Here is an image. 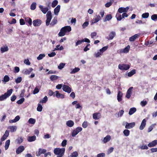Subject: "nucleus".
Instances as JSON below:
<instances>
[{
	"label": "nucleus",
	"mask_w": 157,
	"mask_h": 157,
	"mask_svg": "<svg viewBox=\"0 0 157 157\" xmlns=\"http://www.w3.org/2000/svg\"><path fill=\"white\" fill-rule=\"evenodd\" d=\"M71 29L70 26H65L61 29L58 35L60 36H63L65 35L66 33L69 32L71 31Z\"/></svg>",
	"instance_id": "1"
},
{
	"label": "nucleus",
	"mask_w": 157,
	"mask_h": 157,
	"mask_svg": "<svg viewBox=\"0 0 157 157\" xmlns=\"http://www.w3.org/2000/svg\"><path fill=\"white\" fill-rule=\"evenodd\" d=\"M65 149L64 148H56L54 149V153L57 155V157H62L63 155Z\"/></svg>",
	"instance_id": "2"
},
{
	"label": "nucleus",
	"mask_w": 157,
	"mask_h": 157,
	"mask_svg": "<svg viewBox=\"0 0 157 157\" xmlns=\"http://www.w3.org/2000/svg\"><path fill=\"white\" fill-rule=\"evenodd\" d=\"M13 91L12 89H10L8 90L6 93L0 96V101H3L8 98L12 94Z\"/></svg>",
	"instance_id": "3"
},
{
	"label": "nucleus",
	"mask_w": 157,
	"mask_h": 157,
	"mask_svg": "<svg viewBox=\"0 0 157 157\" xmlns=\"http://www.w3.org/2000/svg\"><path fill=\"white\" fill-rule=\"evenodd\" d=\"M46 18V24L47 26H48L49 25L52 18V13L50 11H48L47 13Z\"/></svg>",
	"instance_id": "4"
},
{
	"label": "nucleus",
	"mask_w": 157,
	"mask_h": 157,
	"mask_svg": "<svg viewBox=\"0 0 157 157\" xmlns=\"http://www.w3.org/2000/svg\"><path fill=\"white\" fill-rule=\"evenodd\" d=\"M82 128L81 127H78L73 130L71 132V136L73 137L75 136L78 133L81 132Z\"/></svg>",
	"instance_id": "5"
},
{
	"label": "nucleus",
	"mask_w": 157,
	"mask_h": 157,
	"mask_svg": "<svg viewBox=\"0 0 157 157\" xmlns=\"http://www.w3.org/2000/svg\"><path fill=\"white\" fill-rule=\"evenodd\" d=\"M130 46L129 45H128L127 47H125L124 49H120L117 52L119 54L121 53H128L130 49Z\"/></svg>",
	"instance_id": "6"
},
{
	"label": "nucleus",
	"mask_w": 157,
	"mask_h": 157,
	"mask_svg": "<svg viewBox=\"0 0 157 157\" xmlns=\"http://www.w3.org/2000/svg\"><path fill=\"white\" fill-rule=\"evenodd\" d=\"M130 65L127 64H119L118 65L119 68L121 70H127L130 68Z\"/></svg>",
	"instance_id": "7"
},
{
	"label": "nucleus",
	"mask_w": 157,
	"mask_h": 157,
	"mask_svg": "<svg viewBox=\"0 0 157 157\" xmlns=\"http://www.w3.org/2000/svg\"><path fill=\"white\" fill-rule=\"evenodd\" d=\"M33 70V69L31 67L28 69L25 68L23 69L22 71V73L25 75H29Z\"/></svg>",
	"instance_id": "8"
},
{
	"label": "nucleus",
	"mask_w": 157,
	"mask_h": 157,
	"mask_svg": "<svg viewBox=\"0 0 157 157\" xmlns=\"http://www.w3.org/2000/svg\"><path fill=\"white\" fill-rule=\"evenodd\" d=\"M63 90L65 92L70 93L72 91L71 88L68 86L66 85H63Z\"/></svg>",
	"instance_id": "9"
},
{
	"label": "nucleus",
	"mask_w": 157,
	"mask_h": 157,
	"mask_svg": "<svg viewBox=\"0 0 157 157\" xmlns=\"http://www.w3.org/2000/svg\"><path fill=\"white\" fill-rule=\"evenodd\" d=\"M133 89V87H131L128 90L125 96L127 98H129L130 97L132 94Z\"/></svg>",
	"instance_id": "10"
},
{
	"label": "nucleus",
	"mask_w": 157,
	"mask_h": 157,
	"mask_svg": "<svg viewBox=\"0 0 157 157\" xmlns=\"http://www.w3.org/2000/svg\"><path fill=\"white\" fill-rule=\"evenodd\" d=\"M101 19V17L99 15H95V17L91 21L92 24H94L98 22Z\"/></svg>",
	"instance_id": "11"
},
{
	"label": "nucleus",
	"mask_w": 157,
	"mask_h": 157,
	"mask_svg": "<svg viewBox=\"0 0 157 157\" xmlns=\"http://www.w3.org/2000/svg\"><path fill=\"white\" fill-rule=\"evenodd\" d=\"M126 125L125 128L126 129H130L135 126V124L134 122H132L131 123H128L127 122H126Z\"/></svg>",
	"instance_id": "12"
},
{
	"label": "nucleus",
	"mask_w": 157,
	"mask_h": 157,
	"mask_svg": "<svg viewBox=\"0 0 157 157\" xmlns=\"http://www.w3.org/2000/svg\"><path fill=\"white\" fill-rule=\"evenodd\" d=\"M129 9V7H127L126 8L124 7H120L119 8L118 10V11L120 13H125L127 12Z\"/></svg>",
	"instance_id": "13"
},
{
	"label": "nucleus",
	"mask_w": 157,
	"mask_h": 157,
	"mask_svg": "<svg viewBox=\"0 0 157 157\" xmlns=\"http://www.w3.org/2000/svg\"><path fill=\"white\" fill-rule=\"evenodd\" d=\"M55 96L58 98H60L61 99L64 98L65 97L64 95L60 94L58 91H55Z\"/></svg>",
	"instance_id": "14"
},
{
	"label": "nucleus",
	"mask_w": 157,
	"mask_h": 157,
	"mask_svg": "<svg viewBox=\"0 0 157 157\" xmlns=\"http://www.w3.org/2000/svg\"><path fill=\"white\" fill-rule=\"evenodd\" d=\"M41 24V21L39 19L35 20L33 21V24L34 26H39Z\"/></svg>",
	"instance_id": "15"
},
{
	"label": "nucleus",
	"mask_w": 157,
	"mask_h": 157,
	"mask_svg": "<svg viewBox=\"0 0 157 157\" xmlns=\"http://www.w3.org/2000/svg\"><path fill=\"white\" fill-rule=\"evenodd\" d=\"M24 150V147L23 146H20L16 150V153L17 154H19L22 152Z\"/></svg>",
	"instance_id": "16"
},
{
	"label": "nucleus",
	"mask_w": 157,
	"mask_h": 157,
	"mask_svg": "<svg viewBox=\"0 0 157 157\" xmlns=\"http://www.w3.org/2000/svg\"><path fill=\"white\" fill-rule=\"evenodd\" d=\"M9 134V132L8 130H6L4 135L1 138V140L2 141H4L7 138Z\"/></svg>",
	"instance_id": "17"
},
{
	"label": "nucleus",
	"mask_w": 157,
	"mask_h": 157,
	"mask_svg": "<svg viewBox=\"0 0 157 157\" xmlns=\"http://www.w3.org/2000/svg\"><path fill=\"white\" fill-rule=\"evenodd\" d=\"M101 117V114L99 113H96L93 114V118L95 120H98Z\"/></svg>",
	"instance_id": "18"
},
{
	"label": "nucleus",
	"mask_w": 157,
	"mask_h": 157,
	"mask_svg": "<svg viewBox=\"0 0 157 157\" xmlns=\"http://www.w3.org/2000/svg\"><path fill=\"white\" fill-rule=\"evenodd\" d=\"M111 139V136L109 135H108L103 138L102 140V141L103 143L105 144L109 141Z\"/></svg>",
	"instance_id": "19"
},
{
	"label": "nucleus",
	"mask_w": 157,
	"mask_h": 157,
	"mask_svg": "<svg viewBox=\"0 0 157 157\" xmlns=\"http://www.w3.org/2000/svg\"><path fill=\"white\" fill-rule=\"evenodd\" d=\"M116 36V33L115 32L112 31L110 32L109 35V36L106 37L108 40H112Z\"/></svg>",
	"instance_id": "20"
},
{
	"label": "nucleus",
	"mask_w": 157,
	"mask_h": 157,
	"mask_svg": "<svg viewBox=\"0 0 157 157\" xmlns=\"http://www.w3.org/2000/svg\"><path fill=\"white\" fill-rule=\"evenodd\" d=\"M140 36L139 34H136L131 36L129 39V40L132 42L134 41L135 40L139 38Z\"/></svg>",
	"instance_id": "21"
},
{
	"label": "nucleus",
	"mask_w": 157,
	"mask_h": 157,
	"mask_svg": "<svg viewBox=\"0 0 157 157\" xmlns=\"http://www.w3.org/2000/svg\"><path fill=\"white\" fill-rule=\"evenodd\" d=\"M146 120L145 119H144L141 123L139 128L141 130H142L145 127L146 125Z\"/></svg>",
	"instance_id": "22"
},
{
	"label": "nucleus",
	"mask_w": 157,
	"mask_h": 157,
	"mask_svg": "<svg viewBox=\"0 0 157 157\" xmlns=\"http://www.w3.org/2000/svg\"><path fill=\"white\" fill-rule=\"evenodd\" d=\"M47 151L45 149L39 148L38 149V152H36V155L37 156H40L42 154H44Z\"/></svg>",
	"instance_id": "23"
},
{
	"label": "nucleus",
	"mask_w": 157,
	"mask_h": 157,
	"mask_svg": "<svg viewBox=\"0 0 157 157\" xmlns=\"http://www.w3.org/2000/svg\"><path fill=\"white\" fill-rule=\"evenodd\" d=\"M39 8H40L41 11L44 14L46 13L48 10V8L43 7V6L41 5H40Z\"/></svg>",
	"instance_id": "24"
},
{
	"label": "nucleus",
	"mask_w": 157,
	"mask_h": 157,
	"mask_svg": "<svg viewBox=\"0 0 157 157\" xmlns=\"http://www.w3.org/2000/svg\"><path fill=\"white\" fill-rule=\"evenodd\" d=\"M60 8V6L59 5H58L54 10V13L55 15H58L59 12Z\"/></svg>",
	"instance_id": "25"
},
{
	"label": "nucleus",
	"mask_w": 157,
	"mask_h": 157,
	"mask_svg": "<svg viewBox=\"0 0 157 157\" xmlns=\"http://www.w3.org/2000/svg\"><path fill=\"white\" fill-rule=\"evenodd\" d=\"M123 94L120 91H119L117 95V99L119 102L121 101L122 100Z\"/></svg>",
	"instance_id": "26"
},
{
	"label": "nucleus",
	"mask_w": 157,
	"mask_h": 157,
	"mask_svg": "<svg viewBox=\"0 0 157 157\" xmlns=\"http://www.w3.org/2000/svg\"><path fill=\"white\" fill-rule=\"evenodd\" d=\"M25 21L27 23H28L29 26H31L32 25V20L29 17H26L25 18Z\"/></svg>",
	"instance_id": "27"
},
{
	"label": "nucleus",
	"mask_w": 157,
	"mask_h": 157,
	"mask_svg": "<svg viewBox=\"0 0 157 157\" xmlns=\"http://www.w3.org/2000/svg\"><path fill=\"white\" fill-rule=\"evenodd\" d=\"M157 144V140H155L152 142L149 143L148 144V146L149 147H151L156 146Z\"/></svg>",
	"instance_id": "28"
},
{
	"label": "nucleus",
	"mask_w": 157,
	"mask_h": 157,
	"mask_svg": "<svg viewBox=\"0 0 157 157\" xmlns=\"http://www.w3.org/2000/svg\"><path fill=\"white\" fill-rule=\"evenodd\" d=\"M66 124L68 127H72L74 125V123L72 121L69 120L66 122Z\"/></svg>",
	"instance_id": "29"
},
{
	"label": "nucleus",
	"mask_w": 157,
	"mask_h": 157,
	"mask_svg": "<svg viewBox=\"0 0 157 157\" xmlns=\"http://www.w3.org/2000/svg\"><path fill=\"white\" fill-rule=\"evenodd\" d=\"M20 119V117L19 116H16L14 119L10 120L9 122L10 123H15L18 121Z\"/></svg>",
	"instance_id": "30"
},
{
	"label": "nucleus",
	"mask_w": 157,
	"mask_h": 157,
	"mask_svg": "<svg viewBox=\"0 0 157 157\" xmlns=\"http://www.w3.org/2000/svg\"><path fill=\"white\" fill-rule=\"evenodd\" d=\"M0 50L2 53H3L4 52L7 51L8 50V47L6 45L2 47L1 48Z\"/></svg>",
	"instance_id": "31"
},
{
	"label": "nucleus",
	"mask_w": 157,
	"mask_h": 157,
	"mask_svg": "<svg viewBox=\"0 0 157 157\" xmlns=\"http://www.w3.org/2000/svg\"><path fill=\"white\" fill-rule=\"evenodd\" d=\"M8 128L10 129L11 132H13L16 131L17 127L15 126H10L8 127Z\"/></svg>",
	"instance_id": "32"
},
{
	"label": "nucleus",
	"mask_w": 157,
	"mask_h": 157,
	"mask_svg": "<svg viewBox=\"0 0 157 157\" xmlns=\"http://www.w3.org/2000/svg\"><path fill=\"white\" fill-rule=\"evenodd\" d=\"M36 136H32L28 137L27 140L29 142H31L35 141L36 140Z\"/></svg>",
	"instance_id": "33"
},
{
	"label": "nucleus",
	"mask_w": 157,
	"mask_h": 157,
	"mask_svg": "<svg viewBox=\"0 0 157 157\" xmlns=\"http://www.w3.org/2000/svg\"><path fill=\"white\" fill-rule=\"evenodd\" d=\"M136 109L135 107L132 108L130 109L128 114L129 115H132L136 111Z\"/></svg>",
	"instance_id": "34"
},
{
	"label": "nucleus",
	"mask_w": 157,
	"mask_h": 157,
	"mask_svg": "<svg viewBox=\"0 0 157 157\" xmlns=\"http://www.w3.org/2000/svg\"><path fill=\"white\" fill-rule=\"evenodd\" d=\"M112 18V16L111 14L106 15L105 19L104 20V21L105 22L107 21H109Z\"/></svg>",
	"instance_id": "35"
},
{
	"label": "nucleus",
	"mask_w": 157,
	"mask_h": 157,
	"mask_svg": "<svg viewBox=\"0 0 157 157\" xmlns=\"http://www.w3.org/2000/svg\"><path fill=\"white\" fill-rule=\"evenodd\" d=\"M60 46L59 45H56V48H55L53 50V51H55L56 50H59L61 51L63 50L64 49V48L62 46H61L59 48Z\"/></svg>",
	"instance_id": "36"
},
{
	"label": "nucleus",
	"mask_w": 157,
	"mask_h": 157,
	"mask_svg": "<svg viewBox=\"0 0 157 157\" xmlns=\"http://www.w3.org/2000/svg\"><path fill=\"white\" fill-rule=\"evenodd\" d=\"M10 78L7 75H6L4 76L3 79L2 80V81L5 83L9 81Z\"/></svg>",
	"instance_id": "37"
},
{
	"label": "nucleus",
	"mask_w": 157,
	"mask_h": 157,
	"mask_svg": "<svg viewBox=\"0 0 157 157\" xmlns=\"http://www.w3.org/2000/svg\"><path fill=\"white\" fill-rule=\"evenodd\" d=\"M80 70V68L78 67H75L74 69H71V71L70 73L71 74L75 73L78 72Z\"/></svg>",
	"instance_id": "38"
},
{
	"label": "nucleus",
	"mask_w": 157,
	"mask_h": 157,
	"mask_svg": "<svg viewBox=\"0 0 157 157\" xmlns=\"http://www.w3.org/2000/svg\"><path fill=\"white\" fill-rule=\"evenodd\" d=\"M102 54V52L100 50L98 51L97 52H95L94 54V56L96 57H100V56Z\"/></svg>",
	"instance_id": "39"
},
{
	"label": "nucleus",
	"mask_w": 157,
	"mask_h": 157,
	"mask_svg": "<svg viewBox=\"0 0 157 157\" xmlns=\"http://www.w3.org/2000/svg\"><path fill=\"white\" fill-rule=\"evenodd\" d=\"M10 140H8L6 141L5 142V149L7 150L9 148L10 145Z\"/></svg>",
	"instance_id": "40"
},
{
	"label": "nucleus",
	"mask_w": 157,
	"mask_h": 157,
	"mask_svg": "<svg viewBox=\"0 0 157 157\" xmlns=\"http://www.w3.org/2000/svg\"><path fill=\"white\" fill-rule=\"evenodd\" d=\"M78 155V152L76 151H75L71 153L70 155H69L68 156V157H77Z\"/></svg>",
	"instance_id": "41"
},
{
	"label": "nucleus",
	"mask_w": 157,
	"mask_h": 157,
	"mask_svg": "<svg viewBox=\"0 0 157 157\" xmlns=\"http://www.w3.org/2000/svg\"><path fill=\"white\" fill-rule=\"evenodd\" d=\"M59 77L56 75H52L50 78V79L52 81L56 80Z\"/></svg>",
	"instance_id": "42"
},
{
	"label": "nucleus",
	"mask_w": 157,
	"mask_h": 157,
	"mask_svg": "<svg viewBox=\"0 0 157 157\" xmlns=\"http://www.w3.org/2000/svg\"><path fill=\"white\" fill-rule=\"evenodd\" d=\"M57 22L56 18L54 17L52 20V22L50 23V25L52 26H53L57 23Z\"/></svg>",
	"instance_id": "43"
},
{
	"label": "nucleus",
	"mask_w": 157,
	"mask_h": 157,
	"mask_svg": "<svg viewBox=\"0 0 157 157\" xmlns=\"http://www.w3.org/2000/svg\"><path fill=\"white\" fill-rule=\"evenodd\" d=\"M16 141L17 144H20L23 141V139L22 137H18L16 140Z\"/></svg>",
	"instance_id": "44"
},
{
	"label": "nucleus",
	"mask_w": 157,
	"mask_h": 157,
	"mask_svg": "<svg viewBox=\"0 0 157 157\" xmlns=\"http://www.w3.org/2000/svg\"><path fill=\"white\" fill-rule=\"evenodd\" d=\"M116 17L117 18V19L118 21H121L123 18L122 17V15L120 14L119 13H117L116 14Z\"/></svg>",
	"instance_id": "45"
},
{
	"label": "nucleus",
	"mask_w": 157,
	"mask_h": 157,
	"mask_svg": "<svg viewBox=\"0 0 157 157\" xmlns=\"http://www.w3.org/2000/svg\"><path fill=\"white\" fill-rule=\"evenodd\" d=\"M136 73V71L135 70H132L130 72H129L128 74V76L129 77H131Z\"/></svg>",
	"instance_id": "46"
},
{
	"label": "nucleus",
	"mask_w": 157,
	"mask_h": 157,
	"mask_svg": "<svg viewBox=\"0 0 157 157\" xmlns=\"http://www.w3.org/2000/svg\"><path fill=\"white\" fill-rule=\"evenodd\" d=\"M48 100V98L47 96H45L44 98L40 101V103H45Z\"/></svg>",
	"instance_id": "47"
},
{
	"label": "nucleus",
	"mask_w": 157,
	"mask_h": 157,
	"mask_svg": "<svg viewBox=\"0 0 157 157\" xmlns=\"http://www.w3.org/2000/svg\"><path fill=\"white\" fill-rule=\"evenodd\" d=\"M123 132L124 136H128L130 134V131L128 129L124 130Z\"/></svg>",
	"instance_id": "48"
},
{
	"label": "nucleus",
	"mask_w": 157,
	"mask_h": 157,
	"mask_svg": "<svg viewBox=\"0 0 157 157\" xmlns=\"http://www.w3.org/2000/svg\"><path fill=\"white\" fill-rule=\"evenodd\" d=\"M156 125V124H152L148 128V132H151L153 128H154L155 127V126Z\"/></svg>",
	"instance_id": "49"
},
{
	"label": "nucleus",
	"mask_w": 157,
	"mask_h": 157,
	"mask_svg": "<svg viewBox=\"0 0 157 157\" xmlns=\"http://www.w3.org/2000/svg\"><path fill=\"white\" fill-rule=\"evenodd\" d=\"M45 56L44 54H40L37 57V59L38 60H40L43 59Z\"/></svg>",
	"instance_id": "50"
},
{
	"label": "nucleus",
	"mask_w": 157,
	"mask_h": 157,
	"mask_svg": "<svg viewBox=\"0 0 157 157\" xmlns=\"http://www.w3.org/2000/svg\"><path fill=\"white\" fill-rule=\"evenodd\" d=\"M65 64V63H60L58 67V68L60 70H61L64 67Z\"/></svg>",
	"instance_id": "51"
},
{
	"label": "nucleus",
	"mask_w": 157,
	"mask_h": 157,
	"mask_svg": "<svg viewBox=\"0 0 157 157\" xmlns=\"http://www.w3.org/2000/svg\"><path fill=\"white\" fill-rule=\"evenodd\" d=\"M28 122L30 124H34L35 123L36 120L33 118H30L28 121Z\"/></svg>",
	"instance_id": "52"
},
{
	"label": "nucleus",
	"mask_w": 157,
	"mask_h": 157,
	"mask_svg": "<svg viewBox=\"0 0 157 157\" xmlns=\"http://www.w3.org/2000/svg\"><path fill=\"white\" fill-rule=\"evenodd\" d=\"M36 3L35 2H33L32 3V4L30 6V9L32 10H34L36 7Z\"/></svg>",
	"instance_id": "53"
},
{
	"label": "nucleus",
	"mask_w": 157,
	"mask_h": 157,
	"mask_svg": "<svg viewBox=\"0 0 157 157\" xmlns=\"http://www.w3.org/2000/svg\"><path fill=\"white\" fill-rule=\"evenodd\" d=\"M58 1L56 0H55L52 2V6L54 8L58 4Z\"/></svg>",
	"instance_id": "54"
},
{
	"label": "nucleus",
	"mask_w": 157,
	"mask_h": 157,
	"mask_svg": "<svg viewBox=\"0 0 157 157\" xmlns=\"http://www.w3.org/2000/svg\"><path fill=\"white\" fill-rule=\"evenodd\" d=\"M43 109V107L41 104H39L37 107V110L39 112H41Z\"/></svg>",
	"instance_id": "55"
},
{
	"label": "nucleus",
	"mask_w": 157,
	"mask_h": 157,
	"mask_svg": "<svg viewBox=\"0 0 157 157\" xmlns=\"http://www.w3.org/2000/svg\"><path fill=\"white\" fill-rule=\"evenodd\" d=\"M48 94L50 96L53 95L54 97L55 96V93L53 92L51 90H48Z\"/></svg>",
	"instance_id": "56"
},
{
	"label": "nucleus",
	"mask_w": 157,
	"mask_h": 157,
	"mask_svg": "<svg viewBox=\"0 0 157 157\" xmlns=\"http://www.w3.org/2000/svg\"><path fill=\"white\" fill-rule=\"evenodd\" d=\"M22 79L21 77H18L15 79V82L17 83H20L22 81Z\"/></svg>",
	"instance_id": "57"
},
{
	"label": "nucleus",
	"mask_w": 157,
	"mask_h": 157,
	"mask_svg": "<svg viewBox=\"0 0 157 157\" xmlns=\"http://www.w3.org/2000/svg\"><path fill=\"white\" fill-rule=\"evenodd\" d=\"M149 16V13H146L142 14V17L143 18H147Z\"/></svg>",
	"instance_id": "58"
},
{
	"label": "nucleus",
	"mask_w": 157,
	"mask_h": 157,
	"mask_svg": "<svg viewBox=\"0 0 157 157\" xmlns=\"http://www.w3.org/2000/svg\"><path fill=\"white\" fill-rule=\"evenodd\" d=\"M13 28L8 29L6 31V33L8 34H10L13 31Z\"/></svg>",
	"instance_id": "59"
},
{
	"label": "nucleus",
	"mask_w": 157,
	"mask_h": 157,
	"mask_svg": "<svg viewBox=\"0 0 157 157\" xmlns=\"http://www.w3.org/2000/svg\"><path fill=\"white\" fill-rule=\"evenodd\" d=\"M151 19L154 21L157 20V14H155L152 15L151 16Z\"/></svg>",
	"instance_id": "60"
},
{
	"label": "nucleus",
	"mask_w": 157,
	"mask_h": 157,
	"mask_svg": "<svg viewBox=\"0 0 157 157\" xmlns=\"http://www.w3.org/2000/svg\"><path fill=\"white\" fill-rule=\"evenodd\" d=\"M25 100V99L24 98H22L20 100L17 101V103L18 104H21L23 103Z\"/></svg>",
	"instance_id": "61"
},
{
	"label": "nucleus",
	"mask_w": 157,
	"mask_h": 157,
	"mask_svg": "<svg viewBox=\"0 0 157 157\" xmlns=\"http://www.w3.org/2000/svg\"><path fill=\"white\" fill-rule=\"evenodd\" d=\"M113 2L111 1L107 3L105 5V7L108 8L112 4Z\"/></svg>",
	"instance_id": "62"
},
{
	"label": "nucleus",
	"mask_w": 157,
	"mask_h": 157,
	"mask_svg": "<svg viewBox=\"0 0 157 157\" xmlns=\"http://www.w3.org/2000/svg\"><path fill=\"white\" fill-rule=\"evenodd\" d=\"M147 102L146 101H143L141 102L140 104L141 105L143 106H144L146 105H147Z\"/></svg>",
	"instance_id": "63"
},
{
	"label": "nucleus",
	"mask_w": 157,
	"mask_h": 157,
	"mask_svg": "<svg viewBox=\"0 0 157 157\" xmlns=\"http://www.w3.org/2000/svg\"><path fill=\"white\" fill-rule=\"evenodd\" d=\"M105 154L104 153H100L98 154L97 155V157H105Z\"/></svg>",
	"instance_id": "64"
}]
</instances>
